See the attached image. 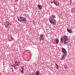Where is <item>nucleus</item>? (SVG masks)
<instances>
[{
    "mask_svg": "<svg viewBox=\"0 0 75 75\" xmlns=\"http://www.w3.org/2000/svg\"><path fill=\"white\" fill-rule=\"evenodd\" d=\"M49 21L51 24H54V25H56V21L55 19L52 18H49Z\"/></svg>",
    "mask_w": 75,
    "mask_h": 75,
    "instance_id": "f257e3e1",
    "label": "nucleus"
},
{
    "mask_svg": "<svg viewBox=\"0 0 75 75\" xmlns=\"http://www.w3.org/2000/svg\"><path fill=\"white\" fill-rule=\"evenodd\" d=\"M64 44H68L69 43V39L68 38V36H64Z\"/></svg>",
    "mask_w": 75,
    "mask_h": 75,
    "instance_id": "f03ea898",
    "label": "nucleus"
},
{
    "mask_svg": "<svg viewBox=\"0 0 75 75\" xmlns=\"http://www.w3.org/2000/svg\"><path fill=\"white\" fill-rule=\"evenodd\" d=\"M18 19L19 21H25V18L24 17L19 16L18 17Z\"/></svg>",
    "mask_w": 75,
    "mask_h": 75,
    "instance_id": "7ed1b4c3",
    "label": "nucleus"
},
{
    "mask_svg": "<svg viewBox=\"0 0 75 75\" xmlns=\"http://www.w3.org/2000/svg\"><path fill=\"white\" fill-rule=\"evenodd\" d=\"M8 24L9 25H11V23H9V22H8V21H6L5 23V28H7V27H8Z\"/></svg>",
    "mask_w": 75,
    "mask_h": 75,
    "instance_id": "20e7f679",
    "label": "nucleus"
},
{
    "mask_svg": "<svg viewBox=\"0 0 75 75\" xmlns=\"http://www.w3.org/2000/svg\"><path fill=\"white\" fill-rule=\"evenodd\" d=\"M62 53H63L64 54L67 55V52L65 48H62Z\"/></svg>",
    "mask_w": 75,
    "mask_h": 75,
    "instance_id": "39448f33",
    "label": "nucleus"
},
{
    "mask_svg": "<svg viewBox=\"0 0 75 75\" xmlns=\"http://www.w3.org/2000/svg\"><path fill=\"white\" fill-rule=\"evenodd\" d=\"M44 35L42 34H41L39 38L40 41H41V40L42 41H44Z\"/></svg>",
    "mask_w": 75,
    "mask_h": 75,
    "instance_id": "423d86ee",
    "label": "nucleus"
},
{
    "mask_svg": "<svg viewBox=\"0 0 75 75\" xmlns=\"http://www.w3.org/2000/svg\"><path fill=\"white\" fill-rule=\"evenodd\" d=\"M53 2L54 4L56 5V6H59V3L58 1H54Z\"/></svg>",
    "mask_w": 75,
    "mask_h": 75,
    "instance_id": "0eeeda50",
    "label": "nucleus"
},
{
    "mask_svg": "<svg viewBox=\"0 0 75 75\" xmlns=\"http://www.w3.org/2000/svg\"><path fill=\"white\" fill-rule=\"evenodd\" d=\"M24 67H22L20 70V72L22 74H23L24 73Z\"/></svg>",
    "mask_w": 75,
    "mask_h": 75,
    "instance_id": "6e6552de",
    "label": "nucleus"
},
{
    "mask_svg": "<svg viewBox=\"0 0 75 75\" xmlns=\"http://www.w3.org/2000/svg\"><path fill=\"white\" fill-rule=\"evenodd\" d=\"M66 55H67V54H64L63 56L62 57L61 60H64V59H65V57H66Z\"/></svg>",
    "mask_w": 75,
    "mask_h": 75,
    "instance_id": "1a4fd4ad",
    "label": "nucleus"
},
{
    "mask_svg": "<svg viewBox=\"0 0 75 75\" xmlns=\"http://www.w3.org/2000/svg\"><path fill=\"white\" fill-rule=\"evenodd\" d=\"M38 7L39 10H41L42 8V6L40 4H38Z\"/></svg>",
    "mask_w": 75,
    "mask_h": 75,
    "instance_id": "9d476101",
    "label": "nucleus"
},
{
    "mask_svg": "<svg viewBox=\"0 0 75 75\" xmlns=\"http://www.w3.org/2000/svg\"><path fill=\"white\" fill-rule=\"evenodd\" d=\"M67 31H68V32L69 33H71V32H72V31L71 30L69 29L68 28L67 29Z\"/></svg>",
    "mask_w": 75,
    "mask_h": 75,
    "instance_id": "9b49d317",
    "label": "nucleus"
},
{
    "mask_svg": "<svg viewBox=\"0 0 75 75\" xmlns=\"http://www.w3.org/2000/svg\"><path fill=\"white\" fill-rule=\"evenodd\" d=\"M51 17H52V18H56V16H53V15H52L50 18H51Z\"/></svg>",
    "mask_w": 75,
    "mask_h": 75,
    "instance_id": "f8f14e48",
    "label": "nucleus"
},
{
    "mask_svg": "<svg viewBox=\"0 0 75 75\" xmlns=\"http://www.w3.org/2000/svg\"><path fill=\"white\" fill-rule=\"evenodd\" d=\"M19 65H20V62H17L16 63V66H19Z\"/></svg>",
    "mask_w": 75,
    "mask_h": 75,
    "instance_id": "ddd939ff",
    "label": "nucleus"
},
{
    "mask_svg": "<svg viewBox=\"0 0 75 75\" xmlns=\"http://www.w3.org/2000/svg\"><path fill=\"white\" fill-rule=\"evenodd\" d=\"M60 40L61 42H64V38H61Z\"/></svg>",
    "mask_w": 75,
    "mask_h": 75,
    "instance_id": "4468645a",
    "label": "nucleus"
},
{
    "mask_svg": "<svg viewBox=\"0 0 75 75\" xmlns=\"http://www.w3.org/2000/svg\"><path fill=\"white\" fill-rule=\"evenodd\" d=\"M55 40L56 41V44H58L59 42V40H58V39H56Z\"/></svg>",
    "mask_w": 75,
    "mask_h": 75,
    "instance_id": "2eb2a0df",
    "label": "nucleus"
},
{
    "mask_svg": "<svg viewBox=\"0 0 75 75\" xmlns=\"http://www.w3.org/2000/svg\"><path fill=\"white\" fill-rule=\"evenodd\" d=\"M55 66L56 67L57 69H58V64H57V63H55Z\"/></svg>",
    "mask_w": 75,
    "mask_h": 75,
    "instance_id": "dca6fc26",
    "label": "nucleus"
},
{
    "mask_svg": "<svg viewBox=\"0 0 75 75\" xmlns=\"http://www.w3.org/2000/svg\"><path fill=\"white\" fill-rule=\"evenodd\" d=\"M64 69H67L68 68V67H67V65H64Z\"/></svg>",
    "mask_w": 75,
    "mask_h": 75,
    "instance_id": "f3484780",
    "label": "nucleus"
},
{
    "mask_svg": "<svg viewBox=\"0 0 75 75\" xmlns=\"http://www.w3.org/2000/svg\"><path fill=\"white\" fill-rule=\"evenodd\" d=\"M29 74L30 75H34V74H33V72H30L29 73Z\"/></svg>",
    "mask_w": 75,
    "mask_h": 75,
    "instance_id": "a211bd4d",
    "label": "nucleus"
},
{
    "mask_svg": "<svg viewBox=\"0 0 75 75\" xmlns=\"http://www.w3.org/2000/svg\"><path fill=\"white\" fill-rule=\"evenodd\" d=\"M36 74L37 75H39V74H40V72H39V71H37L36 73Z\"/></svg>",
    "mask_w": 75,
    "mask_h": 75,
    "instance_id": "6ab92c4d",
    "label": "nucleus"
},
{
    "mask_svg": "<svg viewBox=\"0 0 75 75\" xmlns=\"http://www.w3.org/2000/svg\"><path fill=\"white\" fill-rule=\"evenodd\" d=\"M14 69H16V65H14Z\"/></svg>",
    "mask_w": 75,
    "mask_h": 75,
    "instance_id": "aec40b11",
    "label": "nucleus"
},
{
    "mask_svg": "<svg viewBox=\"0 0 75 75\" xmlns=\"http://www.w3.org/2000/svg\"><path fill=\"white\" fill-rule=\"evenodd\" d=\"M69 3L70 4H71L72 3V0H70V1H69Z\"/></svg>",
    "mask_w": 75,
    "mask_h": 75,
    "instance_id": "412c9836",
    "label": "nucleus"
},
{
    "mask_svg": "<svg viewBox=\"0 0 75 75\" xmlns=\"http://www.w3.org/2000/svg\"><path fill=\"white\" fill-rule=\"evenodd\" d=\"M11 39L12 40H14V39L13 38V37H11Z\"/></svg>",
    "mask_w": 75,
    "mask_h": 75,
    "instance_id": "4be33fe9",
    "label": "nucleus"
},
{
    "mask_svg": "<svg viewBox=\"0 0 75 75\" xmlns=\"http://www.w3.org/2000/svg\"><path fill=\"white\" fill-rule=\"evenodd\" d=\"M17 62V60H15L14 62L15 64H16Z\"/></svg>",
    "mask_w": 75,
    "mask_h": 75,
    "instance_id": "5701e85b",
    "label": "nucleus"
},
{
    "mask_svg": "<svg viewBox=\"0 0 75 75\" xmlns=\"http://www.w3.org/2000/svg\"><path fill=\"white\" fill-rule=\"evenodd\" d=\"M15 2H17L18 1V0H15Z\"/></svg>",
    "mask_w": 75,
    "mask_h": 75,
    "instance_id": "b1692460",
    "label": "nucleus"
},
{
    "mask_svg": "<svg viewBox=\"0 0 75 75\" xmlns=\"http://www.w3.org/2000/svg\"><path fill=\"white\" fill-rule=\"evenodd\" d=\"M33 23L34 24H35L34 21H33Z\"/></svg>",
    "mask_w": 75,
    "mask_h": 75,
    "instance_id": "393cba45",
    "label": "nucleus"
},
{
    "mask_svg": "<svg viewBox=\"0 0 75 75\" xmlns=\"http://www.w3.org/2000/svg\"><path fill=\"white\" fill-rule=\"evenodd\" d=\"M53 2H54V1H52L51 2V3L52 4V3H53Z\"/></svg>",
    "mask_w": 75,
    "mask_h": 75,
    "instance_id": "a878e982",
    "label": "nucleus"
}]
</instances>
